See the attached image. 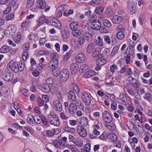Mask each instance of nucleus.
Returning a JSON list of instances; mask_svg holds the SVG:
<instances>
[{
  "instance_id": "obj_1",
  "label": "nucleus",
  "mask_w": 152,
  "mask_h": 152,
  "mask_svg": "<svg viewBox=\"0 0 152 152\" xmlns=\"http://www.w3.org/2000/svg\"><path fill=\"white\" fill-rule=\"evenodd\" d=\"M91 22L92 24V26L91 27L88 28V30L90 31L92 29L95 30H99L101 27V24L100 21L97 19L95 18L94 15L91 16L90 18Z\"/></svg>"
},
{
  "instance_id": "obj_2",
  "label": "nucleus",
  "mask_w": 152,
  "mask_h": 152,
  "mask_svg": "<svg viewBox=\"0 0 152 152\" xmlns=\"http://www.w3.org/2000/svg\"><path fill=\"white\" fill-rule=\"evenodd\" d=\"M48 121L50 124L55 126L59 125L60 121L58 116L54 113H50L48 116Z\"/></svg>"
},
{
  "instance_id": "obj_3",
  "label": "nucleus",
  "mask_w": 152,
  "mask_h": 152,
  "mask_svg": "<svg viewBox=\"0 0 152 152\" xmlns=\"http://www.w3.org/2000/svg\"><path fill=\"white\" fill-rule=\"evenodd\" d=\"M16 27L14 25H11L7 28L5 32V34L8 37H10L13 36L16 31Z\"/></svg>"
},
{
  "instance_id": "obj_4",
  "label": "nucleus",
  "mask_w": 152,
  "mask_h": 152,
  "mask_svg": "<svg viewBox=\"0 0 152 152\" xmlns=\"http://www.w3.org/2000/svg\"><path fill=\"white\" fill-rule=\"evenodd\" d=\"M69 72L66 69H63L60 72L59 75L60 79L62 82H66L69 77Z\"/></svg>"
},
{
  "instance_id": "obj_5",
  "label": "nucleus",
  "mask_w": 152,
  "mask_h": 152,
  "mask_svg": "<svg viewBox=\"0 0 152 152\" xmlns=\"http://www.w3.org/2000/svg\"><path fill=\"white\" fill-rule=\"evenodd\" d=\"M81 98L86 105L90 104L91 102V96L88 93L83 92L81 94Z\"/></svg>"
},
{
  "instance_id": "obj_6",
  "label": "nucleus",
  "mask_w": 152,
  "mask_h": 152,
  "mask_svg": "<svg viewBox=\"0 0 152 152\" xmlns=\"http://www.w3.org/2000/svg\"><path fill=\"white\" fill-rule=\"evenodd\" d=\"M102 118L104 122L110 123L113 121V118L109 113L107 111H104L102 113Z\"/></svg>"
},
{
  "instance_id": "obj_7",
  "label": "nucleus",
  "mask_w": 152,
  "mask_h": 152,
  "mask_svg": "<svg viewBox=\"0 0 152 152\" xmlns=\"http://www.w3.org/2000/svg\"><path fill=\"white\" fill-rule=\"evenodd\" d=\"M67 96L68 99L71 100V102L75 103H77V100L74 91H70L67 94Z\"/></svg>"
},
{
  "instance_id": "obj_8",
  "label": "nucleus",
  "mask_w": 152,
  "mask_h": 152,
  "mask_svg": "<svg viewBox=\"0 0 152 152\" xmlns=\"http://www.w3.org/2000/svg\"><path fill=\"white\" fill-rule=\"evenodd\" d=\"M7 66L15 73L18 72V64L12 61H10L7 64Z\"/></svg>"
},
{
  "instance_id": "obj_9",
  "label": "nucleus",
  "mask_w": 152,
  "mask_h": 152,
  "mask_svg": "<svg viewBox=\"0 0 152 152\" xmlns=\"http://www.w3.org/2000/svg\"><path fill=\"white\" fill-rule=\"evenodd\" d=\"M53 104L55 109L58 111L60 112L62 110V106L60 101L58 100H55L53 102Z\"/></svg>"
},
{
  "instance_id": "obj_10",
  "label": "nucleus",
  "mask_w": 152,
  "mask_h": 152,
  "mask_svg": "<svg viewBox=\"0 0 152 152\" xmlns=\"http://www.w3.org/2000/svg\"><path fill=\"white\" fill-rule=\"evenodd\" d=\"M37 7L39 9H45V10H49L50 8L48 6L46 5L45 2L43 1L39 0L37 2Z\"/></svg>"
},
{
  "instance_id": "obj_11",
  "label": "nucleus",
  "mask_w": 152,
  "mask_h": 152,
  "mask_svg": "<svg viewBox=\"0 0 152 152\" xmlns=\"http://www.w3.org/2000/svg\"><path fill=\"white\" fill-rule=\"evenodd\" d=\"M57 62L55 63L53 62H50L48 64V70H51L53 72L56 70L58 68V64Z\"/></svg>"
},
{
  "instance_id": "obj_12",
  "label": "nucleus",
  "mask_w": 152,
  "mask_h": 152,
  "mask_svg": "<svg viewBox=\"0 0 152 152\" xmlns=\"http://www.w3.org/2000/svg\"><path fill=\"white\" fill-rule=\"evenodd\" d=\"M101 51L100 49L97 48L95 49L92 54L93 56L96 59L102 57V55L101 54Z\"/></svg>"
},
{
  "instance_id": "obj_13",
  "label": "nucleus",
  "mask_w": 152,
  "mask_h": 152,
  "mask_svg": "<svg viewBox=\"0 0 152 152\" xmlns=\"http://www.w3.org/2000/svg\"><path fill=\"white\" fill-rule=\"evenodd\" d=\"M69 110L71 114L75 115L77 112L76 104L75 103H71L69 106Z\"/></svg>"
},
{
  "instance_id": "obj_14",
  "label": "nucleus",
  "mask_w": 152,
  "mask_h": 152,
  "mask_svg": "<svg viewBox=\"0 0 152 152\" xmlns=\"http://www.w3.org/2000/svg\"><path fill=\"white\" fill-rule=\"evenodd\" d=\"M79 66L76 63H72L70 66L72 73L73 74L77 73L79 69Z\"/></svg>"
},
{
  "instance_id": "obj_15",
  "label": "nucleus",
  "mask_w": 152,
  "mask_h": 152,
  "mask_svg": "<svg viewBox=\"0 0 152 152\" xmlns=\"http://www.w3.org/2000/svg\"><path fill=\"white\" fill-rule=\"evenodd\" d=\"M102 124L101 123L98 122L97 124L94 125L93 126L94 130L93 131V133L94 134L99 135L100 134V132L99 130L100 129V126H101Z\"/></svg>"
},
{
  "instance_id": "obj_16",
  "label": "nucleus",
  "mask_w": 152,
  "mask_h": 152,
  "mask_svg": "<svg viewBox=\"0 0 152 152\" xmlns=\"http://www.w3.org/2000/svg\"><path fill=\"white\" fill-rule=\"evenodd\" d=\"M77 131L81 137H84L86 136L87 132L86 129L83 127L80 126V129H77Z\"/></svg>"
},
{
  "instance_id": "obj_17",
  "label": "nucleus",
  "mask_w": 152,
  "mask_h": 152,
  "mask_svg": "<svg viewBox=\"0 0 152 152\" xmlns=\"http://www.w3.org/2000/svg\"><path fill=\"white\" fill-rule=\"evenodd\" d=\"M86 57L83 53H79L77 56L76 59L78 62L81 63L84 62L86 59Z\"/></svg>"
},
{
  "instance_id": "obj_18",
  "label": "nucleus",
  "mask_w": 152,
  "mask_h": 152,
  "mask_svg": "<svg viewBox=\"0 0 152 152\" xmlns=\"http://www.w3.org/2000/svg\"><path fill=\"white\" fill-rule=\"evenodd\" d=\"M123 18L122 17L118 15H114L112 18V20L113 23L119 24L121 22Z\"/></svg>"
},
{
  "instance_id": "obj_19",
  "label": "nucleus",
  "mask_w": 152,
  "mask_h": 152,
  "mask_svg": "<svg viewBox=\"0 0 152 152\" xmlns=\"http://www.w3.org/2000/svg\"><path fill=\"white\" fill-rule=\"evenodd\" d=\"M61 33L63 37L67 39L69 38L70 36V33L68 28H64L61 31Z\"/></svg>"
},
{
  "instance_id": "obj_20",
  "label": "nucleus",
  "mask_w": 152,
  "mask_h": 152,
  "mask_svg": "<svg viewBox=\"0 0 152 152\" xmlns=\"http://www.w3.org/2000/svg\"><path fill=\"white\" fill-rule=\"evenodd\" d=\"M13 75L9 72H6L4 75V80L7 81H10L13 79Z\"/></svg>"
},
{
  "instance_id": "obj_21",
  "label": "nucleus",
  "mask_w": 152,
  "mask_h": 152,
  "mask_svg": "<svg viewBox=\"0 0 152 152\" xmlns=\"http://www.w3.org/2000/svg\"><path fill=\"white\" fill-rule=\"evenodd\" d=\"M43 135L48 137H51L54 134V131L53 130H45L42 133Z\"/></svg>"
},
{
  "instance_id": "obj_22",
  "label": "nucleus",
  "mask_w": 152,
  "mask_h": 152,
  "mask_svg": "<svg viewBox=\"0 0 152 152\" xmlns=\"http://www.w3.org/2000/svg\"><path fill=\"white\" fill-rule=\"evenodd\" d=\"M12 50V48L7 45H4L0 49V52L1 53H6Z\"/></svg>"
},
{
  "instance_id": "obj_23",
  "label": "nucleus",
  "mask_w": 152,
  "mask_h": 152,
  "mask_svg": "<svg viewBox=\"0 0 152 152\" xmlns=\"http://www.w3.org/2000/svg\"><path fill=\"white\" fill-rule=\"evenodd\" d=\"M59 55L56 53H53L51 55V57L52 58V62H57V63H59L58 61Z\"/></svg>"
},
{
  "instance_id": "obj_24",
  "label": "nucleus",
  "mask_w": 152,
  "mask_h": 152,
  "mask_svg": "<svg viewBox=\"0 0 152 152\" xmlns=\"http://www.w3.org/2000/svg\"><path fill=\"white\" fill-rule=\"evenodd\" d=\"M88 123V119L85 117H81L80 122V124L82 127H85L87 126Z\"/></svg>"
},
{
  "instance_id": "obj_25",
  "label": "nucleus",
  "mask_w": 152,
  "mask_h": 152,
  "mask_svg": "<svg viewBox=\"0 0 152 152\" xmlns=\"http://www.w3.org/2000/svg\"><path fill=\"white\" fill-rule=\"evenodd\" d=\"M46 149L50 152H53L52 151H55L56 148L52 143H49L46 145Z\"/></svg>"
},
{
  "instance_id": "obj_26",
  "label": "nucleus",
  "mask_w": 152,
  "mask_h": 152,
  "mask_svg": "<svg viewBox=\"0 0 152 152\" xmlns=\"http://www.w3.org/2000/svg\"><path fill=\"white\" fill-rule=\"evenodd\" d=\"M95 72L94 71L90 70L86 72L83 75V77L86 78H88L92 77L94 75Z\"/></svg>"
},
{
  "instance_id": "obj_27",
  "label": "nucleus",
  "mask_w": 152,
  "mask_h": 152,
  "mask_svg": "<svg viewBox=\"0 0 152 152\" xmlns=\"http://www.w3.org/2000/svg\"><path fill=\"white\" fill-rule=\"evenodd\" d=\"M41 89L44 92L48 93L50 91V86L47 84H43L41 86Z\"/></svg>"
},
{
  "instance_id": "obj_28",
  "label": "nucleus",
  "mask_w": 152,
  "mask_h": 152,
  "mask_svg": "<svg viewBox=\"0 0 152 152\" xmlns=\"http://www.w3.org/2000/svg\"><path fill=\"white\" fill-rule=\"evenodd\" d=\"M95 47L94 44L93 43H91L87 47L86 51L88 53H91Z\"/></svg>"
},
{
  "instance_id": "obj_29",
  "label": "nucleus",
  "mask_w": 152,
  "mask_h": 152,
  "mask_svg": "<svg viewBox=\"0 0 152 152\" xmlns=\"http://www.w3.org/2000/svg\"><path fill=\"white\" fill-rule=\"evenodd\" d=\"M86 40L88 42H91L92 40V35L88 32H86L84 34Z\"/></svg>"
},
{
  "instance_id": "obj_30",
  "label": "nucleus",
  "mask_w": 152,
  "mask_h": 152,
  "mask_svg": "<svg viewBox=\"0 0 152 152\" xmlns=\"http://www.w3.org/2000/svg\"><path fill=\"white\" fill-rule=\"evenodd\" d=\"M73 142L79 147H82L83 145V141L77 138H75Z\"/></svg>"
},
{
  "instance_id": "obj_31",
  "label": "nucleus",
  "mask_w": 152,
  "mask_h": 152,
  "mask_svg": "<svg viewBox=\"0 0 152 152\" xmlns=\"http://www.w3.org/2000/svg\"><path fill=\"white\" fill-rule=\"evenodd\" d=\"M47 21V19L43 17H40L38 20H37V27H39L42 24H43L44 23Z\"/></svg>"
},
{
  "instance_id": "obj_32",
  "label": "nucleus",
  "mask_w": 152,
  "mask_h": 152,
  "mask_svg": "<svg viewBox=\"0 0 152 152\" xmlns=\"http://www.w3.org/2000/svg\"><path fill=\"white\" fill-rule=\"evenodd\" d=\"M107 60L106 59L103 58H99L96 61V64L100 65H103L107 63Z\"/></svg>"
},
{
  "instance_id": "obj_33",
  "label": "nucleus",
  "mask_w": 152,
  "mask_h": 152,
  "mask_svg": "<svg viewBox=\"0 0 152 152\" xmlns=\"http://www.w3.org/2000/svg\"><path fill=\"white\" fill-rule=\"evenodd\" d=\"M71 85L74 91L76 94H78L80 92V89L77 85L75 83H73L71 84Z\"/></svg>"
},
{
  "instance_id": "obj_34",
  "label": "nucleus",
  "mask_w": 152,
  "mask_h": 152,
  "mask_svg": "<svg viewBox=\"0 0 152 152\" xmlns=\"http://www.w3.org/2000/svg\"><path fill=\"white\" fill-rule=\"evenodd\" d=\"M110 140L113 143H115L117 140V137L115 134L113 133L109 137Z\"/></svg>"
},
{
  "instance_id": "obj_35",
  "label": "nucleus",
  "mask_w": 152,
  "mask_h": 152,
  "mask_svg": "<svg viewBox=\"0 0 152 152\" xmlns=\"http://www.w3.org/2000/svg\"><path fill=\"white\" fill-rule=\"evenodd\" d=\"M56 22L53 23L52 26H54L55 27L57 28L58 29H62V27L61 25L60 22L57 20H55Z\"/></svg>"
},
{
  "instance_id": "obj_36",
  "label": "nucleus",
  "mask_w": 152,
  "mask_h": 152,
  "mask_svg": "<svg viewBox=\"0 0 152 152\" xmlns=\"http://www.w3.org/2000/svg\"><path fill=\"white\" fill-rule=\"evenodd\" d=\"M30 22L28 20H26L24 21L21 23V27L24 29V28L30 26Z\"/></svg>"
},
{
  "instance_id": "obj_37",
  "label": "nucleus",
  "mask_w": 152,
  "mask_h": 152,
  "mask_svg": "<svg viewBox=\"0 0 152 152\" xmlns=\"http://www.w3.org/2000/svg\"><path fill=\"white\" fill-rule=\"evenodd\" d=\"M34 121L37 124H39L42 122V117L39 115H35L34 117Z\"/></svg>"
},
{
  "instance_id": "obj_38",
  "label": "nucleus",
  "mask_w": 152,
  "mask_h": 152,
  "mask_svg": "<svg viewBox=\"0 0 152 152\" xmlns=\"http://www.w3.org/2000/svg\"><path fill=\"white\" fill-rule=\"evenodd\" d=\"M88 67L87 65L83 64L80 66L79 71L81 73H83L86 70H88Z\"/></svg>"
},
{
  "instance_id": "obj_39",
  "label": "nucleus",
  "mask_w": 152,
  "mask_h": 152,
  "mask_svg": "<svg viewBox=\"0 0 152 152\" xmlns=\"http://www.w3.org/2000/svg\"><path fill=\"white\" fill-rule=\"evenodd\" d=\"M69 27L72 31L78 28L77 23L76 22H72L70 24Z\"/></svg>"
},
{
  "instance_id": "obj_40",
  "label": "nucleus",
  "mask_w": 152,
  "mask_h": 152,
  "mask_svg": "<svg viewBox=\"0 0 152 152\" xmlns=\"http://www.w3.org/2000/svg\"><path fill=\"white\" fill-rule=\"evenodd\" d=\"M110 50L108 48H106L104 50L102 54L105 58H107L110 55Z\"/></svg>"
},
{
  "instance_id": "obj_41",
  "label": "nucleus",
  "mask_w": 152,
  "mask_h": 152,
  "mask_svg": "<svg viewBox=\"0 0 152 152\" xmlns=\"http://www.w3.org/2000/svg\"><path fill=\"white\" fill-rule=\"evenodd\" d=\"M28 38L33 42H36L38 39V37L37 34H31L29 36Z\"/></svg>"
},
{
  "instance_id": "obj_42",
  "label": "nucleus",
  "mask_w": 152,
  "mask_h": 152,
  "mask_svg": "<svg viewBox=\"0 0 152 152\" xmlns=\"http://www.w3.org/2000/svg\"><path fill=\"white\" fill-rule=\"evenodd\" d=\"M1 91L3 93V96L4 97H6L9 96V94L7 89L5 88H2L1 89Z\"/></svg>"
},
{
  "instance_id": "obj_43",
  "label": "nucleus",
  "mask_w": 152,
  "mask_h": 152,
  "mask_svg": "<svg viewBox=\"0 0 152 152\" xmlns=\"http://www.w3.org/2000/svg\"><path fill=\"white\" fill-rule=\"evenodd\" d=\"M72 34L75 37H77L81 34V31L77 29L72 31Z\"/></svg>"
},
{
  "instance_id": "obj_44",
  "label": "nucleus",
  "mask_w": 152,
  "mask_h": 152,
  "mask_svg": "<svg viewBox=\"0 0 152 152\" xmlns=\"http://www.w3.org/2000/svg\"><path fill=\"white\" fill-rule=\"evenodd\" d=\"M98 40L96 42V44L99 46H102L103 45V39L100 36H98L97 37Z\"/></svg>"
},
{
  "instance_id": "obj_45",
  "label": "nucleus",
  "mask_w": 152,
  "mask_h": 152,
  "mask_svg": "<svg viewBox=\"0 0 152 152\" xmlns=\"http://www.w3.org/2000/svg\"><path fill=\"white\" fill-rule=\"evenodd\" d=\"M32 119L34 120V117L31 115H29L27 118V120L28 123L30 124H32L34 123Z\"/></svg>"
},
{
  "instance_id": "obj_46",
  "label": "nucleus",
  "mask_w": 152,
  "mask_h": 152,
  "mask_svg": "<svg viewBox=\"0 0 152 152\" xmlns=\"http://www.w3.org/2000/svg\"><path fill=\"white\" fill-rule=\"evenodd\" d=\"M123 32L120 31L117 33L116 37L118 39L121 40L124 38V34Z\"/></svg>"
},
{
  "instance_id": "obj_47",
  "label": "nucleus",
  "mask_w": 152,
  "mask_h": 152,
  "mask_svg": "<svg viewBox=\"0 0 152 152\" xmlns=\"http://www.w3.org/2000/svg\"><path fill=\"white\" fill-rule=\"evenodd\" d=\"M18 72L19 71L20 72H22L24 68V64L22 62L19 63V64H18Z\"/></svg>"
},
{
  "instance_id": "obj_48",
  "label": "nucleus",
  "mask_w": 152,
  "mask_h": 152,
  "mask_svg": "<svg viewBox=\"0 0 152 152\" xmlns=\"http://www.w3.org/2000/svg\"><path fill=\"white\" fill-rule=\"evenodd\" d=\"M119 97L120 99H121L123 101L124 103L125 104L126 103V97L124 93H121L119 95Z\"/></svg>"
},
{
  "instance_id": "obj_49",
  "label": "nucleus",
  "mask_w": 152,
  "mask_h": 152,
  "mask_svg": "<svg viewBox=\"0 0 152 152\" xmlns=\"http://www.w3.org/2000/svg\"><path fill=\"white\" fill-rule=\"evenodd\" d=\"M21 39V35L20 33L18 34L14 38V40L15 42L18 43L20 42Z\"/></svg>"
},
{
  "instance_id": "obj_50",
  "label": "nucleus",
  "mask_w": 152,
  "mask_h": 152,
  "mask_svg": "<svg viewBox=\"0 0 152 152\" xmlns=\"http://www.w3.org/2000/svg\"><path fill=\"white\" fill-rule=\"evenodd\" d=\"M46 82L47 84L51 85L54 83L55 81L53 78L50 77L46 79Z\"/></svg>"
},
{
  "instance_id": "obj_51",
  "label": "nucleus",
  "mask_w": 152,
  "mask_h": 152,
  "mask_svg": "<svg viewBox=\"0 0 152 152\" xmlns=\"http://www.w3.org/2000/svg\"><path fill=\"white\" fill-rule=\"evenodd\" d=\"M68 148L70 150V151L72 152L76 151L77 150V148L76 147V146L74 145H69Z\"/></svg>"
},
{
  "instance_id": "obj_52",
  "label": "nucleus",
  "mask_w": 152,
  "mask_h": 152,
  "mask_svg": "<svg viewBox=\"0 0 152 152\" xmlns=\"http://www.w3.org/2000/svg\"><path fill=\"white\" fill-rule=\"evenodd\" d=\"M42 122L45 125L47 126H49L50 125L49 122L47 120V118L44 116L42 117Z\"/></svg>"
},
{
  "instance_id": "obj_53",
  "label": "nucleus",
  "mask_w": 152,
  "mask_h": 152,
  "mask_svg": "<svg viewBox=\"0 0 152 152\" xmlns=\"http://www.w3.org/2000/svg\"><path fill=\"white\" fill-rule=\"evenodd\" d=\"M112 42V45H114L117 42V39L115 35H113L111 38Z\"/></svg>"
},
{
  "instance_id": "obj_54",
  "label": "nucleus",
  "mask_w": 152,
  "mask_h": 152,
  "mask_svg": "<svg viewBox=\"0 0 152 152\" xmlns=\"http://www.w3.org/2000/svg\"><path fill=\"white\" fill-rule=\"evenodd\" d=\"M134 3L132 0H129L128 4V8L129 9H134V6L133 4Z\"/></svg>"
},
{
  "instance_id": "obj_55",
  "label": "nucleus",
  "mask_w": 152,
  "mask_h": 152,
  "mask_svg": "<svg viewBox=\"0 0 152 152\" xmlns=\"http://www.w3.org/2000/svg\"><path fill=\"white\" fill-rule=\"evenodd\" d=\"M53 144L55 147L56 148L60 147L59 142L57 140L53 141Z\"/></svg>"
},
{
  "instance_id": "obj_56",
  "label": "nucleus",
  "mask_w": 152,
  "mask_h": 152,
  "mask_svg": "<svg viewBox=\"0 0 152 152\" xmlns=\"http://www.w3.org/2000/svg\"><path fill=\"white\" fill-rule=\"evenodd\" d=\"M73 13V10H66L64 13V15L66 16H69Z\"/></svg>"
},
{
  "instance_id": "obj_57",
  "label": "nucleus",
  "mask_w": 152,
  "mask_h": 152,
  "mask_svg": "<svg viewBox=\"0 0 152 152\" xmlns=\"http://www.w3.org/2000/svg\"><path fill=\"white\" fill-rule=\"evenodd\" d=\"M5 34L4 29L2 28H0V41L3 38L4 35Z\"/></svg>"
},
{
  "instance_id": "obj_58",
  "label": "nucleus",
  "mask_w": 152,
  "mask_h": 152,
  "mask_svg": "<svg viewBox=\"0 0 152 152\" xmlns=\"http://www.w3.org/2000/svg\"><path fill=\"white\" fill-rule=\"evenodd\" d=\"M104 38L105 42L109 45L110 44L111 40L109 36H104Z\"/></svg>"
},
{
  "instance_id": "obj_59",
  "label": "nucleus",
  "mask_w": 152,
  "mask_h": 152,
  "mask_svg": "<svg viewBox=\"0 0 152 152\" xmlns=\"http://www.w3.org/2000/svg\"><path fill=\"white\" fill-rule=\"evenodd\" d=\"M18 4L16 3H15V2H13V4H12L10 6V10L13 9V10H16L18 8Z\"/></svg>"
},
{
  "instance_id": "obj_60",
  "label": "nucleus",
  "mask_w": 152,
  "mask_h": 152,
  "mask_svg": "<svg viewBox=\"0 0 152 152\" xmlns=\"http://www.w3.org/2000/svg\"><path fill=\"white\" fill-rule=\"evenodd\" d=\"M103 23L105 26L108 27H110L111 26V24L110 22L107 20H104Z\"/></svg>"
},
{
  "instance_id": "obj_61",
  "label": "nucleus",
  "mask_w": 152,
  "mask_h": 152,
  "mask_svg": "<svg viewBox=\"0 0 152 152\" xmlns=\"http://www.w3.org/2000/svg\"><path fill=\"white\" fill-rule=\"evenodd\" d=\"M128 78L129 81H130L131 82V83L133 84L137 83V80L131 76L128 77Z\"/></svg>"
},
{
  "instance_id": "obj_62",
  "label": "nucleus",
  "mask_w": 152,
  "mask_h": 152,
  "mask_svg": "<svg viewBox=\"0 0 152 152\" xmlns=\"http://www.w3.org/2000/svg\"><path fill=\"white\" fill-rule=\"evenodd\" d=\"M117 66L115 64H113L111 65L110 67V71L112 73L115 72V70L117 68Z\"/></svg>"
},
{
  "instance_id": "obj_63",
  "label": "nucleus",
  "mask_w": 152,
  "mask_h": 152,
  "mask_svg": "<svg viewBox=\"0 0 152 152\" xmlns=\"http://www.w3.org/2000/svg\"><path fill=\"white\" fill-rule=\"evenodd\" d=\"M119 49V47L118 46H115L113 49L111 54L113 55H114L117 53Z\"/></svg>"
},
{
  "instance_id": "obj_64",
  "label": "nucleus",
  "mask_w": 152,
  "mask_h": 152,
  "mask_svg": "<svg viewBox=\"0 0 152 152\" xmlns=\"http://www.w3.org/2000/svg\"><path fill=\"white\" fill-rule=\"evenodd\" d=\"M85 39L83 37H80L79 38L78 41L80 45H82L85 42Z\"/></svg>"
}]
</instances>
